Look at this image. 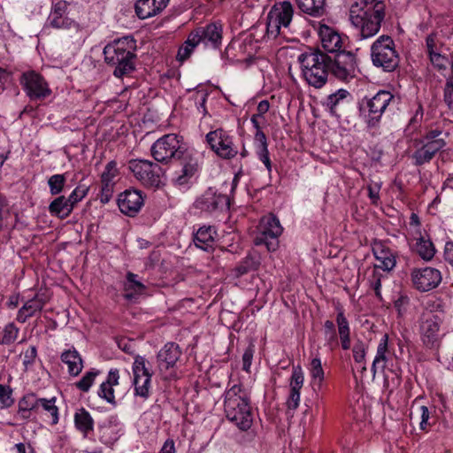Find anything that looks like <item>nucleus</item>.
I'll use <instances>...</instances> for the list:
<instances>
[{
    "mask_svg": "<svg viewBox=\"0 0 453 453\" xmlns=\"http://www.w3.org/2000/svg\"><path fill=\"white\" fill-rule=\"evenodd\" d=\"M386 14L385 2H377L371 5L353 4L349 8V21L355 27L361 39L374 36L381 27Z\"/></svg>",
    "mask_w": 453,
    "mask_h": 453,
    "instance_id": "obj_1",
    "label": "nucleus"
},
{
    "mask_svg": "<svg viewBox=\"0 0 453 453\" xmlns=\"http://www.w3.org/2000/svg\"><path fill=\"white\" fill-rule=\"evenodd\" d=\"M224 411L226 418L240 430H249L253 423L254 414L250 399L241 385H234L225 393Z\"/></svg>",
    "mask_w": 453,
    "mask_h": 453,
    "instance_id": "obj_2",
    "label": "nucleus"
},
{
    "mask_svg": "<svg viewBox=\"0 0 453 453\" xmlns=\"http://www.w3.org/2000/svg\"><path fill=\"white\" fill-rule=\"evenodd\" d=\"M303 78L309 85L319 88L327 81L331 56L319 50H310L298 57Z\"/></svg>",
    "mask_w": 453,
    "mask_h": 453,
    "instance_id": "obj_3",
    "label": "nucleus"
},
{
    "mask_svg": "<svg viewBox=\"0 0 453 453\" xmlns=\"http://www.w3.org/2000/svg\"><path fill=\"white\" fill-rule=\"evenodd\" d=\"M134 41L124 37L104 49L105 62L114 67L113 74L121 78L134 69Z\"/></svg>",
    "mask_w": 453,
    "mask_h": 453,
    "instance_id": "obj_4",
    "label": "nucleus"
},
{
    "mask_svg": "<svg viewBox=\"0 0 453 453\" xmlns=\"http://www.w3.org/2000/svg\"><path fill=\"white\" fill-rule=\"evenodd\" d=\"M294 8L289 2L275 4L267 14L266 36L275 39L279 35L287 36L291 32Z\"/></svg>",
    "mask_w": 453,
    "mask_h": 453,
    "instance_id": "obj_5",
    "label": "nucleus"
},
{
    "mask_svg": "<svg viewBox=\"0 0 453 453\" xmlns=\"http://www.w3.org/2000/svg\"><path fill=\"white\" fill-rule=\"evenodd\" d=\"M394 96L386 90H380L372 97H365L359 103V112L361 118L369 127H376Z\"/></svg>",
    "mask_w": 453,
    "mask_h": 453,
    "instance_id": "obj_6",
    "label": "nucleus"
},
{
    "mask_svg": "<svg viewBox=\"0 0 453 453\" xmlns=\"http://www.w3.org/2000/svg\"><path fill=\"white\" fill-rule=\"evenodd\" d=\"M372 62L386 72L394 71L399 65V56L390 36H380L371 47Z\"/></svg>",
    "mask_w": 453,
    "mask_h": 453,
    "instance_id": "obj_7",
    "label": "nucleus"
},
{
    "mask_svg": "<svg viewBox=\"0 0 453 453\" xmlns=\"http://www.w3.org/2000/svg\"><path fill=\"white\" fill-rule=\"evenodd\" d=\"M188 150L181 136L168 134L157 139L151 146L150 151L154 159L160 163H168L171 159H178Z\"/></svg>",
    "mask_w": 453,
    "mask_h": 453,
    "instance_id": "obj_8",
    "label": "nucleus"
},
{
    "mask_svg": "<svg viewBox=\"0 0 453 453\" xmlns=\"http://www.w3.org/2000/svg\"><path fill=\"white\" fill-rule=\"evenodd\" d=\"M281 233L279 219L273 215L265 216L259 223L254 243L257 246L265 245L268 251H274L278 248V238Z\"/></svg>",
    "mask_w": 453,
    "mask_h": 453,
    "instance_id": "obj_9",
    "label": "nucleus"
},
{
    "mask_svg": "<svg viewBox=\"0 0 453 453\" xmlns=\"http://www.w3.org/2000/svg\"><path fill=\"white\" fill-rule=\"evenodd\" d=\"M128 167L143 186L158 188L162 184V169L157 164L149 160L134 159L129 161Z\"/></svg>",
    "mask_w": 453,
    "mask_h": 453,
    "instance_id": "obj_10",
    "label": "nucleus"
},
{
    "mask_svg": "<svg viewBox=\"0 0 453 453\" xmlns=\"http://www.w3.org/2000/svg\"><path fill=\"white\" fill-rule=\"evenodd\" d=\"M442 132L439 129L428 131L419 142L422 146L412 155L416 165H422L430 162L434 155L446 146V141L441 137Z\"/></svg>",
    "mask_w": 453,
    "mask_h": 453,
    "instance_id": "obj_11",
    "label": "nucleus"
},
{
    "mask_svg": "<svg viewBox=\"0 0 453 453\" xmlns=\"http://www.w3.org/2000/svg\"><path fill=\"white\" fill-rule=\"evenodd\" d=\"M330 73L338 80L349 82L358 73L357 58L351 51H339L331 57Z\"/></svg>",
    "mask_w": 453,
    "mask_h": 453,
    "instance_id": "obj_12",
    "label": "nucleus"
},
{
    "mask_svg": "<svg viewBox=\"0 0 453 453\" xmlns=\"http://www.w3.org/2000/svg\"><path fill=\"white\" fill-rule=\"evenodd\" d=\"M19 82L23 90L32 101L43 100L51 94L48 82L35 71L23 73Z\"/></svg>",
    "mask_w": 453,
    "mask_h": 453,
    "instance_id": "obj_13",
    "label": "nucleus"
},
{
    "mask_svg": "<svg viewBox=\"0 0 453 453\" xmlns=\"http://www.w3.org/2000/svg\"><path fill=\"white\" fill-rule=\"evenodd\" d=\"M133 385L134 395L148 399L150 395L152 372H150L143 357L137 356L133 363Z\"/></svg>",
    "mask_w": 453,
    "mask_h": 453,
    "instance_id": "obj_14",
    "label": "nucleus"
},
{
    "mask_svg": "<svg viewBox=\"0 0 453 453\" xmlns=\"http://www.w3.org/2000/svg\"><path fill=\"white\" fill-rule=\"evenodd\" d=\"M206 142L211 149L222 158H233L238 153L232 136L222 128L209 132L206 134Z\"/></svg>",
    "mask_w": 453,
    "mask_h": 453,
    "instance_id": "obj_15",
    "label": "nucleus"
},
{
    "mask_svg": "<svg viewBox=\"0 0 453 453\" xmlns=\"http://www.w3.org/2000/svg\"><path fill=\"white\" fill-rule=\"evenodd\" d=\"M411 276L413 286L422 292L435 288L441 281V272L433 267L414 269Z\"/></svg>",
    "mask_w": 453,
    "mask_h": 453,
    "instance_id": "obj_16",
    "label": "nucleus"
},
{
    "mask_svg": "<svg viewBox=\"0 0 453 453\" xmlns=\"http://www.w3.org/2000/svg\"><path fill=\"white\" fill-rule=\"evenodd\" d=\"M318 34L323 49L327 52L337 54L339 51H345L344 48L347 38L342 36L334 28L319 24Z\"/></svg>",
    "mask_w": 453,
    "mask_h": 453,
    "instance_id": "obj_17",
    "label": "nucleus"
},
{
    "mask_svg": "<svg viewBox=\"0 0 453 453\" xmlns=\"http://www.w3.org/2000/svg\"><path fill=\"white\" fill-rule=\"evenodd\" d=\"M180 162V170L176 172L173 183L177 186H185L191 182L192 178L199 169L197 158L188 150L178 158Z\"/></svg>",
    "mask_w": 453,
    "mask_h": 453,
    "instance_id": "obj_18",
    "label": "nucleus"
},
{
    "mask_svg": "<svg viewBox=\"0 0 453 453\" xmlns=\"http://www.w3.org/2000/svg\"><path fill=\"white\" fill-rule=\"evenodd\" d=\"M68 4L65 1L57 2L51 8L48 17V24L57 29L79 28L78 23L66 15Z\"/></svg>",
    "mask_w": 453,
    "mask_h": 453,
    "instance_id": "obj_19",
    "label": "nucleus"
},
{
    "mask_svg": "<svg viewBox=\"0 0 453 453\" xmlns=\"http://www.w3.org/2000/svg\"><path fill=\"white\" fill-rule=\"evenodd\" d=\"M181 356L178 344L167 342L157 355V366L160 373H165L173 368Z\"/></svg>",
    "mask_w": 453,
    "mask_h": 453,
    "instance_id": "obj_20",
    "label": "nucleus"
},
{
    "mask_svg": "<svg viewBox=\"0 0 453 453\" xmlns=\"http://www.w3.org/2000/svg\"><path fill=\"white\" fill-rule=\"evenodd\" d=\"M143 202L141 191L126 190L119 196L118 205L122 213L134 217L142 207Z\"/></svg>",
    "mask_w": 453,
    "mask_h": 453,
    "instance_id": "obj_21",
    "label": "nucleus"
},
{
    "mask_svg": "<svg viewBox=\"0 0 453 453\" xmlns=\"http://www.w3.org/2000/svg\"><path fill=\"white\" fill-rule=\"evenodd\" d=\"M440 319L431 313L424 314L421 319L420 334L426 345H434L438 340Z\"/></svg>",
    "mask_w": 453,
    "mask_h": 453,
    "instance_id": "obj_22",
    "label": "nucleus"
},
{
    "mask_svg": "<svg viewBox=\"0 0 453 453\" xmlns=\"http://www.w3.org/2000/svg\"><path fill=\"white\" fill-rule=\"evenodd\" d=\"M227 203V197L216 193L212 188L206 190L195 203V206L203 211L212 212Z\"/></svg>",
    "mask_w": 453,
    "mask_h": 453,
    "instance_id": "obj_23",
    "label": "nucleus"
},
{
    "mask_svg": "<svg viewBox=\"0 0 453 453\" xmlns=\"http://www.w3.org/2000/svg\"><path fill=\"white\" fill-rule=\"evenodd\" d=\"M36 414L42 416L43 420L50 425L58 423V408L56 405V398L50 399L37 397Z\"/></svg>",
    "mask_w": 453,
    "mask_h": 453,
    "instance_id": "obj_24",
    "label": "nucleus"
},
{
    "mask_svg": "<svg viewBox=\"0 0 453 453\" xmlns=\"http://www.w3.org/2000/svg\"><path fill=\"white\" fill-rule=\"evenodd\" d=\"M169 0H138L135 4L136 15L141 19L156 16L167 5Z\"/></svg>",
    "mask_w": 453,
    "mask_h": 453,
    "instance_id": "obj_25",
    "label": "nucleus"
},
{
    "mask_svg": "<svg viewBox=\"0 0 453 453\" xmlns=\"http://www.w3.org/2000/svg\"><path fill=\"white\" fill-rule=\"evenodd\" d=\"M47 302L48 298L43 294H36L34 298L27 301L19 310L18 321L25 323L28 318L34 316L37 311H41Z\"/></svg>",
    "mask_w": 453,
    "mask_h": 453,
    "instance_id": "obj_26",
    "label": "nucleus"
},
{
    "mask_svg": "<svg viewBox=\"0 0 453 453\" xmlns=\"http://www.w3.org/2000/svg\"><path fill=\"white\" fill-rule=\"evenodd\" d=\"M418 235L412 237L410 243L411 250L415 251L422 259L431 260L435 254V248L429 238L423 235L420 231H417Z\"/></svg>",
    "mask_w": 453,
    "mask_h": 453,
    "instance_id": "obj_27",
    "label": "nucleus"
},
{
    "mask_svg": "<svg viewBox=\"0 0 453 453\" xmlns=\"http://www.w3.org/2000/svg\"><path fill=\"white\" fill-rule=\"evenodd\" d=\"M145 289V285L139 280L137 274L131 272L127 273L123 286V296L125 299L132 300L137 296L142 295Z\"/></svg>",
    "mask_w": 453,
    "mask_h": 453,
    "instance_id": "obj_28",
    "label": "nucleus"
},
{
    "mask_svg": "<svg viewBox=\"0 0 453 453\" xmlns=\"http://www.w3.org/2000/svg\"><path fill=\"white\" fill-rule=\"evenodd\" d=\"M216 235L217 232L214 227L211 226H201L195 234V245L203 250L208 251L213 247Z\"/></svg>",
    "mask_w": 453,
    "mask_h": 453,
    "instance_id": "obj_29",
    "label": "nucleus"
},
{
    "mask_svg": "<svg viewBox=\"0 0 453 453\" xmlns=\"http://www.w3.org/2000/svg\"><path fill=\"white\" fill-rule=\"evenodd\" d=\"M373 255L380 264L375 265L374 269H382L383 271H391L395 266V259L391 251L386 249L382 244H376L372 248Z\"/></svg>",
    "mask_w": 453,
    "mask_h": 453,
    "instance_id": "obj_30",
    "label": "nucleus"
},
{
    "mask_svg": "<svg viewBox=\"0 0 453 453\" xmlns=\"http://www.w3.org/2000/svg\"><path fill=\"white\" fill-rule=\"evenodd\" d=\"M350 97V93L343 88L338 89L335 93L329 95L326 97L325 105L329 110L330 113L337 116Z\"/></svg>",
    "mask_w": 453,
    "mask_h": 453,
    "instance_id": "obj_31",
    "label": "nucleus"
},
{
    "mask_svg": "<svg viewBox=\"0 0 453 453\" xmlns=\"http://www.w3.org/2000/svg\"><path fill=\"white\" fill-rule=\"evenodd\" d=\"M388 334H385L377 347L376 356L372 362L371 371L373 376L376 374L377 369H384L386 367L387 362L388 360Z\"/></svg>",
    "mask_w": 453,
    "mask_h": 453,
    "instance_id": "obj_32",
    "label": "nucleus"
},
{
    "mask_svg": "<svg viewBox=\"0 0 453 453\" xmlns=\"http://www.w3.org/2000/svg\"><path fill=\"white\" fill-rule=\"evenodd\" d=\"M61 360L67 365L70 375L77 376L82 371V359L75 349L64 351L61 355Z\"/></svg>",
    "mask_w": 453,
    "mask_h": 453,
    "instance_id": "obj_33",
    "label": "nucleus"
},
{
    "mask_svg": "<svg viewBox=\"0 0 453 453\" xmlns=\"http://www.w3.org/2000/svg\"><path fill=\"white\" fill-rule=\"evenodd\" d=\"M203 37V42L211 44L216 48L221 43L222 27L220 25L211 23L205 27H199Z\"/></svg>",
    "mask_w": 453,
    "mask_h": 453,
    "instance_id": "obj_34",
    "label": "nucleus"
},
{
    "mask_svg": "<svg viewBox=\"0 0 453 453\" xmlns=\"http://www.w3.org/2000/svg\"><path fill=\"white\" fill-rule=\"evenodd\" d=\"M74 425L84 437H87L94 429V420L89 412L84 408H81L75 412Z\"/></svg>",
    "mask_w": 453,
    "mask_h": 453,
    "instance_id": "obj_35",
    "label": "nucleus"
},
{
    "mask_svg": "<svg viewBox=\"0 0 453 453\" xmlns=\"http://www.w3.org/2000/svg\"><path fill=\"white\" fill-rule=\"evenodd\" d=\"M336 324L342 348L344 350L350 349L349 324L342 311H339L336 316Z\"/></svg>",
    "mask_w": 453,
    "mask_h": 453,
    "instance_id": "obj_36",
    "label": "nucleus"
},
{
    "mask_svg": "<svg viewBox=\"0 0 453 453\" xmlns=\"http://www.w3.org/2000/svg\"><path fill=\"white\" fill-rule=\"evenodd\" d=\"M73 210V206L69 203L68 198L60 196L54 199L49 205V211L60 219L67 218Z\"/></svg>",
    "mask_w": 453,
    "mask_h": 453,
    "instance_id": "obj_37",
    "label": "nucleus"
},
{
    "mask_svg": "<svg viewBox=\"0 0 453 453\" xmlns=\"http://www.w3.org/2000/svg\"><path fill=\"white\" fill-rule=\"evenodd\" d=\"M119 173L117 164L115 161H110L104 168L101 175L102 180V191L106 195L110 194L112 190V187L114 184V179L117 177Z\"/></svg>",
    "mask_w": 453,
    "mask_h": 453,
    "instance_id": "obj_38",
    "label": "nucleus"
},
{
    "mask_svg": "<svg viewBox=\"0 0 453 453\" xmlns=\"http://www.w3.org/2000/svg\"><path fill=\"white\" fill-rule=\"evenodd\" d=\"M298 8L311 16H321L325 13V0H296Z\"/></svg>",
    "mask_w": 453,
    "mask_h": 453,
    "instance_id": "obj_39",
    "label": "nucleus"
},
{
    "mask_svg": "<svg viewBox=\"0 0 453 453\" xmlns=\"http://www.w3.org/2000/svg\"><path fill=\"white\" fill-rule=\"evenodd\" d=\"M432 65L445 78L453 76V63L447 57V54L434 55L429 58Z\"/></svg>",
    "mask_w": 453,
    "mask_h": 453,
    "instance_id": "obj_40",
    "label": "nucleus"
},
{
    "mask_svg": "<svg viewBox=\"0 0 453 453\" xmlns=\"http://www.w3.org/2000/svg\"><path fill=\"white\" fill-rule=\"evenodd\" d=\"M259 266V261L251 254L246 256L235 267L236 276H242L250 271L257 270Z\"/></svg>",
    "mask_w": 453,
    "mask_h": 453,
    "instance_id": "obj_41",
    "label": "nucleus"
},
{
    "mask_svg": "<svg viewBox=\"0 0 453 453\" xmlns=\"http://www.w3.org/2000/svg\"><path fill=\"white\" fill-rule=\"evenodd\" d=\"M426 46L429 58L434 55L446 54V48L435 35H430L426 37Z\"/></svg>",
    "mask_w": 453,
    "mask_h": 453,
    "instance_id": "obj_42",
    "label": "nucleus"
},
{
    "mask_svg": "<svg viewBox=\"0 0 453 453\" xmlns=\"http://www.w3.org/2000/svg\"><path fill=\"white\" fill-rule=\"evenodd\" d=\"M19 331V328L12 322L5 325L0 337V344L10 345L14 342L18 338Z\"/></svg>",
    "mask_w": 453,
    "mask_h": 453,
    "instance_id": "obj_43",
    "label": "nucleus"
},
{
    "mask_svg": "<svg viewBox=\"0 0 453 453\" xmlns=\"http://www.w3.org/2000/svg\"><path fill=\"white\" fill-rule=\"evenodd\" d=\"M310 373L312 379V383L318 385L319 388L324 380V370L322 368L321 360L315 357L311 360L310 365Z\"/></svg>",
    "mask_w": 453,
    "mask_h": 453,
    "instance_id": "obj_44",
    "label": "nucleus"
},
{
    "mask_svg": "<svg viewBox=\"0 0 453 453\" xmlns=\"http://www.w3.org/2000/svg\"><path fill=\"white\" fill-rule=\"evenodd\" d=\"M65 174H54L50 176L48 180L50 194L52 196L60 194L65 188Z\"/></svg>",
    "mask_w": 453,
    "mask_h": 453,
    "instance_id": "obj_45",
    "label": "nucleus"
},
{
    "mask_svg": "<svg viewBox=\"0 0 453 453\" xmlns=\"http://www.w3.org/2000/svg\"><path fill=\"white\" fill-rule=\"evenodd\" d=\"M304 381L303 372L300 366L293 367L292 375L290 378V392L300 393Z\"/></svg>",
    "mask_w": 453,
    "mask_h": 453,
    "instance_id": "obj_46",
    "label": "nucleus"
},
{
    "mask_svg": "<svg viewBox=\"0 0 453 453\" xmlns=\"http://www.w3.org/2000/svg\"><path fill=\"white\" fill-rule=\"evenodd\" d=\"M99 441L106 446H111L117 441V435L113 427L102 426L98 427Z\"/></svg>",
    "mask_w": 453,
    "mask_h": 453,
    "instance_id": "obj_47",
    "label": "nucleus"
},
{
    "mask_svg": "<svg viewBox=\"0 0 453 453\" xmlns=\"http://www.w3.org/2000/svg\"><path fill=\"white\" fill-rule=\"evenodd\" d=\"M98 372L97 371H89L85 373V375L75 383V386L77 388L83 392H88L90 388V387L93 385L96 377L97 376Z\"/></svg>",
    "mask_w": 453,
    "mask_h": 453,
    "instance_id": "obj_48",
    "label": "nucleus"
},
{
    "mask_svg": "<svg viewBox=\"0 0 453 453\" xmlns=\"http://www.w3.org/2000/svg\"><path fill=\"white\" fill-rule=\"evenodd\" d=\"M36 395L33 393L27 394L19 399L18 403V410H32V411L36 412Z\"/></svg>",
    "mask_w": 453,
    "mask_h": 453,
    "instance_id": "obj_49",
    "label": "nucleus"
},
{
    "mask_svg": "<svg viewBox=\"0 0 453 453\" xmlns=\"http://www.w3.org/2000/svg\"><path fill=\"white\" fill-rule=\"evenodd\" d=\"M98 396L104 399L107 403L115 405V395L114 388L107 383V381H104L99 388Z\"/></svg>",
    "mask_w": 453,
    "mask_h": 453,
    "instance_id": "obj_50",
    "label": "nucleus"
},
{
    "mask_svg": "<svg viewBox=\"0 0 453 453\" xmlns=\"http://www.w3.org/2000/svg\"><path fill=\"white\" fill-rule=\"evenodd\" d=\"M12 390L9 386L0 384V409L12 406L14 400L12 396Z\"/></svg>",
    "mask_w": 453,
    "mask_h": 453,
    "instance_id": "obj_51",
    "label": "nucleus"
},
{
    "mask_svg": "<svg viewBox=\"0 0 453 453\" xmlns=\"http://www.w3.org/2000/svg\"><path fill=\"white\" fill-rule=\"evenodd\" d=\"M88 191V188L85 185L77 186L70 196L67 197L69 203L74 207V205L82 200Z\"/></svg>",
    "mask_w": 453,
    "mask_h": 453,
    "instance_id": "obj_52",
    "label": "nucleus"
},
{
    "mask_svg": "<svg viewBox=\"0 0 453 453\" xmlns=\"http://www.w3.org/2000/svg\"><path fill=\"white\" fill-rule=\"evenodd\" d=\"M366 349V345L361 341L355 343L352 352L356 363L363 364L365 362Z\"/></svg>",
    "mask_w": 453,
    "mask_h": 453,
    "instance_id": "obj_53",
    "label": "nucleus"
},
{
    "mask_svg": "<svg viewBox=\"0 0 453 453\" xmlns=\"http://www.w3.org/2000/svg\"><path fill=\"white\" fill-rule=\"evenodd\" d=\"M444 88V101L448 106L453 109V76L446 78Z\"/></svg>",
    "mask_w": 453,
    "mask_h": 453,
    "instance_id": "obj_54",
    "label": "nucleus"
},
{
    "mask_svg": "<svg viewBox=\"0 0 453 453\" xmlns=\"http://www.w3.org/2000/svg\"><path fill=\"white\" fill-rule=\"evenodd\" d=\"M381 184L379 182H372L367 187L368 196L373 204H377L380 200V190Z\"/></svg>",
    "mask_w": 453,
    "mask_h": 453,
    "instance_id": "obj_55",
    "label": "nucleus"
},
{
    "mask_svg": "<svg viewBox=\"0 0 453 453\" xmlns=\"http://www.w3.org/2000/svg\"><path fill=\"white\" fill-rule=\"evenodd\" d=\"M381 273L377 269H373L372 273L369 278L370 285L374 289L376 296H380V289L381 287Z\"/></svg>",
    "mask_w": 453,
    "mask_h": 453,
    "instance_id": "obj_56",
    "label": "nucleus"
},
{
    "mask_svg": "<svg viewBox=\"0 0 453 453\" xmlns=\"http://www.w3.org/2000/svg\"><path fill=\"white\" fill-rule=\"evenodd\" d=\"M37 356V349L35 346H30L24 353H23V365L27 367L33 365L35 361Z\"/></svg>",
    "mask_w": 453,
    "mask_h": 453,
    "instance_id": "obj_57",
    "label": "nucleus"
},
{
    "mask_svg": "<svg viewBox=\"0 0 453 453\" xmlns=\"http://www.w3.org/2000/svg\"><path fill=\"white\" fill-rule=\"evenodd\" d=\"M257 154L258 158L265 165L266 170L270 173L272 171V163L269 157L268 147L257 148Z\"/></svg>",
    "mask_w": 453,
    "mask_h": 453,
    "instance_id": "obj_58",
    "label": "nucleus"
},
{
    "mask_svg": "<svg viewBox=\"0 0 453 453\" xmlns=\"http://www.w3.org/2000/svg\"><path fill=\"white\" fill-rule=\"evenodd\" d=\"M254 346L253 345H250L244 351L243 355H242V369L246 372H249L250 371V365H251V363H252V358H253V355H254Z\"/></svg>",
    "mask_w": 453,
    "mask_h": 453,
    "instance_id": "obj_59",
    "label": "nucleus"
},
{
    "mask_svg": "<svg viewBox=\"0 0 453 453\" xmlns=\"http://www.w3.org/2000/svg\"><path fill=\"white\" fill-rule=\"evenodd\" d=\"M326 346L331 350L336 349L339 346V340L335 331L324 333Z\"/></svg>",
    "mask_w": 453,
    "mask_h": 453,
    "instance_id": "obj_60",
    "label": "nucleus"
},
{
    "mask_svg": "<svg viewBox=\"0 0 453 453\" xmlns=\"http://www.w3.org/2000/svg\"><path fill=\"white\" fill-rule=\"evenodd\" d=\"M194 49V47H190V45L188 44L187 42H185L184 44L178 50V60L183 62L186 59H188L190 57L191 53L193 52Z\"/></svg>",
    "mask_w": 453,
    "mask_h": 453,
    "instance_id": "obj_61",
    "label": "nucleus"
},
{
    "mask_svg": "<svg viewBox=\"0 0 453 453\" xmlns=\"http://www.w3.org/2000/svg\"><path fill=\"white\" fill-rule=\"evenodd\" d=\"M188 42V44L190 45V47L196 48L201 42H203V37L201 35L200 28H197L194 31H192L188 36V39L185 41Z\"/></svg>",
    "mask_w": 453,
    "mask_h": 453,
    "instance_id": "obj_62",
    "label": "nucleus"
},
{
    "mask_svg": "<svg viewBox=\"0 0 453 453\" xmlns=\"http://www.w3.org/2000/svg\"><path fill=\"white\" fill-rule=\"evenodd\" d=\"M193 97L196 101H198L197 110L201 111L203 115L206 114L205 102L207 98V94L203 91H196Z\"/></svg>",
    "mask_w": 453,
    "mask_h": 453,
    "instance_id": "obj_63",
    "label": "nucleus"
},
{
    "mask_svg": "<svg viewBox=\"0 0 453 453\" xmlns=\"http://www.w3.org/2000/svg\"><path fill=\"white\" fill-rule=\"evenodd\" d=\"M106 381L113 388L119 384V372L118 369H111L108 372Z\"/></svg>",
    "mask_w": 453,
    "mask_h": 453,
    "instance_id": "obj_64",
    "label": "nucleus"
}]
</instances>
